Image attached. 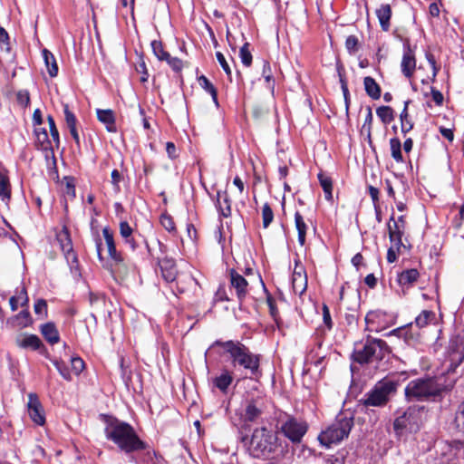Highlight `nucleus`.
<instances>
[{
  "instance_id": "obj_1",
  "label": "nucleus",
  "mask_w": 464,
  "mask_h": 464,
  "mask_svg": "<svg viewBox=\"0 0 464 464\" xmlns=\"http://www.w3.org/2000/svg\"><path fill=\"white\" fill-rule=\"evenodd\" d=\"M248 451L254 458L280 460L288 454V443L266 428L254 430Z\"/></svg>"
},
{
  "instance_id": "obj_2",
  "label": "nucleus",
  "mask_w": 464,
  "mask_h": 464,
  "mask_svg": "<svg viewBox=\"0 0 464 464\" xmlns=\"http://www.w3.org/2000/svg\"><path fill=\"white\" fill-rule=\"evenodd\" d=\"M105 436L125 453L142 450L146 444L139 438L135 430L127 422L108 418L104 429Z\"/></svg>"
},
{
  "instance_id": "obj_3",
  "label": "nucleus",
  "mask_w": 464,
  "mask_h": 464,
  "mask_svg": "<svg viewBox=\"0 0 464 464\" xmlns=\"http://www.w3.org/2000/svg\"><path fill=\"white\" fill-rule=\"evenodd\" d=\"M215 345L220 346L229 355L235 369H242L245 377L256 376L259 372L260 356L253 353L248 347L238 341H216Z\"/></svg>"
},
{
  "instance_id": "obj_4",
  "label": "nucleus",
  "mask_w": 464,
  "mask_h": 464,
  "mask_svg": "<svg viewBox=\"0 0 464 464\" xmlns=\"http://www.w3.org/2000/svg\"><path fill=\"white\" fill-rule=\"evenodd\" d=\"M443 391L444 386L432 378L416 379L407 384L405 395L409 401H434Z\"/></svg>"
},
{
  "instance_id": "obj_5",
  "label": "nucleus",
  "mask_w": 464,
  "mask_h": 464,
  "mask_svg": "<svg viewBox=\"0 0 464 464\" xmlns=\"http://www.w3.org/2000/svg\"><path fill=\"white\" fill-rule=\"evenodd\" d=\"M353 426V417H347L343 413L337 415L335 420L323 430L318 440L321 444L329 448L347 438Z\"/></svg>"
},
{
  "instance_id": "obj_6",
  "label": "nucleus",
  "mask_w": 464,
  "mask_h": 464,
  "mask_svg": "<svg viewBox=\"0 0 464 464\" xmlns=\"http://www.w3.org/2000/svg\"><path fill=\"white\" fill-rule=\"evenodd\" d=\"M397 382L391 379H383L379 382L372 390L364 395L362 400L365 407H382L389 401L390 397L395 393Z\"/></svg>"
},
{
  "instance_id": "obj_7",
  "label": "nucleus",
  "mask_w": 464,
  "mask_h": 464,
  "mask_svg": "<svg viewBox=\"0 0 464 464\" xmlns=\"http://www.w3.org/2000/svg\"><path fill=\"white\" fill-rule=\"evenodd\" d=\"M388 352V346L384 341L367 338L364 344L355 348L353 356L359 363H367L373 360H382Z\"/></svg>"
},
{
  "instance_id": "obj_8",
  "label": "nucleus",
  "mask_w": 464,
  "mask_h": 464,
  "mask_svg": "<svg viewBox=\"0 0 464 464\" xmlns=\"http://www.w3.org/2000/svg\"><path fill=\"white\" fill-rule=\"evenodd\" d=\"M420 427V411L414 408H409L393 422L394 431L398 436L406 433H414Z\"/></svg>"
},
{
  "instance_id": "obj_9",
  "label": "nucleus",
  "mask_w": 464,
  "mask_h": 464,
  "mask_svg": "<svg viewBox=\"0 0 464 464\" xmlns=\"http://www.w3.org/2000/svg\"><path fill=\"white\" fill-rule=\"evenodd\" d=\"M307 429L308 425L304 420L292 416H287L280 427L282 433L294 443H298L302 440Z\"/></svg>"
},
{
  "instance_id": "obj_10",
  "label": "nucleus",
  "mask_w": 464,
  "mask_h": 464,
  "mask_svg": "<svg viewBox=\"0 0 464 464\" xmlns=\"http://www.w3.org/2000/svg\"><path fill=\"white\" fill-rule=\"evenodd\" d=\"M448 352L451 363L455 366L459 365L464 361V331L450 338Z\"/></svg>"
},
{
  "instance_id": "obj_11",
  "label": "nucleus",
  "mask_w": 464,
  "mask_h": 464,
  "mask_svg": "<svg viewBox=\"0 0 464 464\" xmlns=\"http://www.w3.org/2000/svg\"><path fill=\"white\" fill-rule=\"evenodd\" d=\"M56 239L60 245L62 251L63 252L67 262L72 266L77 264V257L72 249V243L70 237L69 231L66 227L56 234Z\"/></svg>"
},
{
  "instance_id": "obj_12",
  "label": "nucleus",
  "mask_w": 464,
  "mask_h": 464,
  "mask_svg": "<svg viewBox=\"0 0 464 464\" xmlns=\"http://www.w3.org/2000/svg\"><path fill=\"white\" fill-rule=\"evenodd\" d=\"M28 414L31 420L38 424L44 425L45 418L41 402L35 393H30L28 395Z\"/></svg>"
},
{
  "instance_id": "obj_13",
  "label": "nucleus",
  "mask_w": 464,
  "mask_h": 464,
  "mask_svg": "<svg viewBox=\"0 0 464 464\" xmlns=\"http://www.w3.org/2000/svg\"><path fill=\"white\" fill-rule=\"evenodd\" d=\"M404 231L405 228H403V225L395 222L393 216H392L388 222L389 237L392 244H394L398 251L401 250V247L404 246L401 241Z\"/></svg>"
},
{
  "instance_id": "obj_14",
  "label": "nucleus",
  "mask_w": 464,
  "mask_h": 464,
  "mask_svg": "<svg viewBox=\"0 0 464 464\" xmlns=\"http://www.w3.org/2000/svg\"><path fill=\"white\" fill-rule=\"evenodd\" d=\"M229 276H230L231 287H233L236 290V294H237V298L240 301L243 300L246 296V295L248 293V291H247V285H248L247 281L245 279V277L243 276L238 274L234 269L230 270Z\"/></svg>"
},
{
  "instance_id": "obj_15",
  "label": "nucleus",
  "mask_w": 464,
  "mask_h": 464,
  "mask_svg": "<svg viewBox=\"0 0 464 464\" xmlns=\"http://www.w3.org/2000/svg\"><path fill=\"white\" fill-rule=\"evenodd\" d=\"M35 136V146L37 149L44 152V157L47 161L52 160L53 163H55L54 152L52 145V141L49 139L48 133H37Z\"/></svg>"
},
{
  "instance_id": "obj_16",
  "label": "nucleus",
  "mask_w": 464,
  "mask_h": 464,
  "mask_svg": "<svg viewBox=\"0 0 464 464\" xmlns=\"http://www.w3.org/2000/svg\"><path fill=\"white\" fill-rule=\"evenodd\" d=\"M292 286L295 294L301 295L307 288V277L303 267L295 269L292 276Z\"/></svg>"
},
{
  "instance_id": "obj_17",
  "label": "nucleus",
  "mask_w": 464,
  "mask_h": 464,
  "mask_svg": "<svg viewBox=\"0 0 464 464\" xmlns=\"http://www.w3.org/2000/svg\"><path fill=\"white\" fill-rule=\"evenodd\" d=\"M102 234H103L105 243H106V246L108 248L109 256L115 263H117V264L121 263L123 259L121 257V255L119 252H117V250H116L112 232L111 231V229L109 227H106L102 229Z\"/></svg>"
},
{
  "instance_id": "obj_18",
  "label": "nucleus",
  "mask_w": 464,
  "mask_h": 464,
  "mask_svg": "<svg viewBox=\"0 0 464 464\" xmlns=\"http://www.w3.org/2000/svg\"><path fill=\"white\" fill-rule=\"evenodd\" d=\"M162 277L167 282H173L177 277V268L173 259L164 258L159 262Z\"/></svg>"
},
{
  "instance_id": "obj_19",
  "label": "nucleus",
  "mask_w": 464,
  "mask_h": 464,
  "mask_svg": "<svg viewBox=\"0 0 464 464\" xmlns=\"http://www.w3.org/2000/svg\"><path fill=\"white\" fill-rule=\"evenodd\" d=\"M262 412V403L259 401H250L246 403L244 420L246 421H255L260 418Z\"/></svg>"
},
{
  "instance_id": "obj_20",
  "label": "nucleus",
  "mask_w": 464,
  "mask_h": 464,
  "mask_svg": "<svg viewBox=\"0 0 464 464\" xmlns=\"http://www.w3.org/2000/svg\"><path fill=\"white\" fill-rule=\"evenodd\" d=\"M233 382V375L227 370H223L220 375L216 376L212 379V383L214 387L218 389L222 393L226 394L227 392L228 387Z\"/></svg>"
},
{
  "instance_id": "obj_21",
  "label": "nucleus",
  "mask_w": 464,
  "mask_h": 464,
  "mask_svg": "<svg viewBox=\"0 0 464 464\" xmlns=\"http://www.w3.org/2000/svg\"><path fill=\"white\" fill-rule=\"evenodd\" d=\"M401 67L405 77L410 78L412 76L416 68V60L413 53L410 49L404 53Z\"/></svg>"
},
{
  "instance_id": "obj_22",
  "label": "nucleus",
  "mask_w": 464,
  "mask_h": 464,
  "mask_svg": "<svg viewBox=\"0 0 464 464\" xmlns=\"http://www.w3.org/2000/svg\"><path fill=\"white\" fill-rule=\"evenodd\" d=\"M380 25L384 32L390 29V20L392 17V8L389 4H383L375 11Z\"/></svg>"
},
{
  "instance_id": "obj_23",
  "label": "nucleus",
  "mask_w": 464,
  "mask_h": 464,
  "mask_svg": "<svg viewBox=\"0 0 464 464\" xmlns=\"http://www.w3.org/2000/svg\"><path fill=\"white\" fill-rule=\"evenodd\" d=\"M217 198L216 206L220 215L224 218L229 217L231 215V200L227 193L226 191H218Z\"/></svg>"
},
{
  "instance_id": "obj_24",
  "label": "nucleus",
  "mask_w": 464,
  "mask_h": 464,
  "mask_svg": "<svg viewBox=\"0 0 464 464\" xmlns=\"http://www.w3.org/2000/svg\"><path fill=\"white\" fill-rule=\"evenodd\" d=\"M96 114L98 120L106 125L109 131L116 130L114 112L111 110L98 109Z\"/></svg>"
},
{
  "instance_id": "obj_25",
  "label": "nucleus",
  "mask_w": 464,
  "mask_h": 464,
  "mask_svg": "<svg viewBox=\"0 0 464 464\" xmlns=\"http://www.w3.org/2000/svg\"><path fill=\"white\" fill-rule=\"evenodd\" d=\"M41 333L45 340L51 344H54L59 342V333L53 324L47 323L42 325Z\"/></svg>"
},
{
  "instance_id": "obj_26",
  "label": "nucleus",
  "mask_w": 464,
  "mask_h": 464,
  "mask_svg": "<svg viewBox=\"0 0 464 464\" xmlns=\"http://www.w3.org/2000/svg\"><path fill=\"white\" fill-rule=\"evenodd\" d=\"M364 89L366 93L373 100H378L381 97V88L375 80L367 76L363 80Z\"/></svg>"
},
{
  "instance_id": "obj_27",
  "label": "nucleus",
  "mask_w": 464,
  "mask_h": 464,
  "mask_svg": "<svg viewBox=\"0 0 464 464\" xmlns=\"http://www.w3.org/2000/svg\"><path fill=\"white\" fill-rule=\"evenodd\" d=\"M295 228L298 232V242L301 246L305 244V237L307 231V225L304 222L303 216L299 212L295 214Z\"/></svg>"
},
{
  "instance_id": "obj_28",
  "label": "nucleus",
  "mask_w": 464,
  "mask_h": 464,
  "mask_svg": "<svg viewBox=\"0 0 464 464\" xmlns=\"http://www.w3.org/2000/svg\"><path fill=\"white\" fill-rule=\"evenodd\" d=\"M43 57L49 75L55 77L58 74V65L53 54L47 49H44L43 50Z\"/></svg>"
},
{
  "instance_id": "obj_29",
  "label": "nucleus",
  "mask_w": 464,
  "mask_h": 464,
  "mask_svg": "<svg viewBox=\"0 0 464 464\" xmlns=\"http://www.w3.org/2000/svg\"><path fill=\"white\" fill-rule=\"evenodd\" d=\"M0 198L5 203H8L11 198V186L9 178L4 172L0 171Z\"/></svg>"
},
{
  "instance_id": "obj_30",
  "label": "nucleus",
  "mask_w": 464,
  "mask_h": 464,
  "mask_svg": "<svg viewBox=\"0 0 464 464\" xmlns=\"http://www.w3.org/2000/svg\"><path fill=\"white\" fill-rule=\"evenodd\" d=\"M132 228L127 221H121L120 223V234L124 238L125 243L129 244L132 250L136 248V243L132 237Z\"/></svg>"
},
{
  "instance_id": "obj_31",
  "label": "nucleus",
  "mask_w": 464,
  "mask_h": 464,
  "mask_svg": "<svg viewBox=\"0 0 464 464\" xmlns=\"http://www.w3.org/2000/svg\"><path fill=\"white\" fill-rule=\"evenodd\" d=\"M318 179L321 187L323 188L324 198L327 200L333 199V181L332 179L324 173L320 172L318 174Z\"/></svg>"
},
{
  "instance_id": "obj_32",
  "label": "nucleus",
  "mask_w": 464,
  "mask_h": 464,
  "mask_svg": "<svg viewBox=\"0 0 464 464\" xmlns=\"http://www.w3.org/2000/svg\"><path fill=\"white\" fill-rule=\"evenodd\" d=\"M18 344L23 348L37 350L42 346V341L37 335L30 334L24 336L21 340H18Z\"/></svg>"
},
{
  "instance_id": "obj_33",
  "label": "nucleus",
  "mask_w": 464,
  "mask_h": 464,
  "mask_svg": "<svg viewBox=\"0 0 464 464\" xmlns=\"http://www.w3.org/2000/svg\"><path fill=\"white\" fill-rule=\"evenodd\" d=\"M436 319L434 312L430 310H423L416 318L415 324L419 328H423L428 324H431Z\"/></svg>"
},
{
  "instance_id": "obj_34",
  "label": "nucleus",
  "mask_w": 464,
  "mask_h": 464,
  "mask_svg": "<svg viewBox=\"0 0 464 464\" xmlns=\"http://www.w3.org/2000/svg\"><path fill=\"white\" fill-rule=\"evenodd\" d=\"M28 303L27 294L24 288H22L16 295L12 296L9 300V304L12 311H16L19 305L24 306Z\"/></svg>"
},
{
  "instance_id": "obj_35",
  "label": "nucleus",
  "mask_w": 464,
  "mask_h": 464,
  "mask_svg": "<svg viewBox=\"0 0 464 464\" xmlns=\"http://www.w3.org/2000/svg\"><path fill=\"white\" fill-rule=\"evenodd\" d=\"M420 274L417 269H408L403 271L399 276V282L401 285H411L417 281Z\"/></svg>"
},
{
  "instance_id": "obj_36",
  "label": "nucleus",
  "mask_w": 464,
  "mask_h": 464,
  "mask_svg": "<svg viewBox=\"0 0 464 464\" xmlns=\"http://www.w3.org/2000/svg\"><path fill=\"white\" fill-rule=\"evenodd\" d=\"M410 101L404 102V108L401 113V128L403 133L409 132L413 128V123L409 119L408 105Z\"/></svg>"
},
{
  "instance_id": "obj_37",
  "label": "nucleus",
  "mask_w": 464,
  "mask_h": 464,
  "mask_svg": "<svg viewBox=\"0 0 464 464\" xmlns=\"http://www.w3.org/2000/svg\"><path fill=\"white\" fill-rule=\"evenodd\" d=\"M262 76L264 77V79L266 82L267 88L273 92L274 88H275V80H274L271 65L266 61L263 62Z\"/></svg>"
},
{
  "instance_id": "obj_38",
  "label": "nucleus",
  "mask_w": 464,
  "mask_h": 464,
  "mask_svg": "<svg viewBox=\"0 0 464 464\" xmlns=\"http://www.w3.org/2000/svg\"><path fill=\"white\" fill-rule=\"evenodd\" d=\"M376 113L384 124H389L394 120L393 110L389 106L379 107Z\"/></svg>"
},
{
  "instance_id": "obj_39",
  "label": "nucleus",
  "mask_w": 464,
  "mask_h": 464,
  "mask_svg": "<svg viewBox=\"0 0 464 464\" xmlns=\"http://www.w3.org/2000/svg\"><path fill=\"white\" fill-rule=\"evenodd\" d=\"M392 157L397 162H402L403 158L401 154V143L398 138H392L390 140Z\"/></svg>"
},
{
  "instance_id": "obj_40",
  "label": "nucleus",
  "mask_w": 464,
  "mask_h": 464,
  "mask_svg": "<svg viewBox=\"0 0 464 464\" xmlns=\"http://www.w3.org/2000/svg\"><path fill=\"white\" fill-rule=\"evenodd\" d=\"M198 83L207 92H208L211 95L213 101L216 103H218L217 90L213 86V84L209 82V80L206 76L201 75L198 78Z\"/></svg>"
},
{
  "instance_id": "obj_41",
  "label": "nucleus",
  "mask_w": 464,
  "mask_h": 464,
  "mask_svg": "<svg viewBox=\"0 0 464 464\" xmlns=\"http://www.w3.org/2000/svg\"><path fill=\"white\" fill-rule=\"evenodd\" d=\"M433 464H459L456 453L450 450L449 452L436 459Z\"/></svg>"
},
{
  "instance_id": "obj_42",
  "label": "nucleus",
  "mask_w": 464,
  "mask_h": 464,
  "mask_svg": "<svg viewBox=\"0 0 464 464\" xmlns=\"http://www.w3.org/2000/svg\"><path fill=\"white\" fill-rule=\"evenodd\" d=\"M239 56H240L242 63L245 66L249 67L251 65L252 54L249 51V44L248 43H245L244 45L240 48Z\"/></svg>"
},
{
  "instance_id": "obj_43",
  "label": "nucleus",
  "mask_w": 464,
  "mask_h": 464,
  "mask_svg": "<svg viewBox=\"0 0 464 464\" xmlns=\"http://www.w3.org/2000/svg\"><path fill=\"white\" fill-rule=\"evenodd\" d=\"M262 219H263V227L265 228L268 227V226L272 223L274 219V213L270 206L266 203L262 208Z\"/></svg>"
},
{
  "instance_id": "obj_44",
  "label": "nucleus",
  "mask_w": 464,
  "mask_h": 464,
  "mask_svg": "<svg viewBox=\"0 0 464 464\" xmlns=\"http://www.w3.org/2000/svg\"><path fill=\"white\" fill-rule=\"evenodd\" d=\"M47 121L49 124L51 137H52L56 148H58L60 145L59 131L56 128L55 121H54L53 116L48 115Z\"/></svg>"
},
{
  "instance_id": "obj_45",
  "label": "nucleus",
  "mask_w": 464,
  "mask_h": 464,
  "mask_svg": "<svg viewBox=\"0 0 464 464\" xmlns=\"http://www.w3.org/2000/svg\"><path fill=\"white\" fill-rule=\"evenodd\" d=\"M151 48H152L154 54L156 55V57L159 60L162 61L163 58L169 57V53L164 51L161 42L156 41V40L152 41Z\"/></svg>"
},
{
  "instance_id": "obj_46",
  "label": "nucleus",
  "mask_w": 464,
  "mask_h": 464,
  "mask_svg": "<svg viewBox=\"0 0 464 464\" xmlns=\"http://www.w3.org/2000/svg\"><path fill=\"white\" fill-rule=\"evenodd\" d=\"M345 47L350 53H354L359 49V40L355 35H349L345 40Z\"/></svg>"
},
{
  "instance_id": "obj_47",
  "label": "nucleus",
  "mask_w": 464,
  "mask_h": 464,
  "mask_svg": "<svg viewBox=\"0 0 464 464\" xmlns=\"http://www.w3.org/2000/svg\"><path fill=\"white\" fill-rule=\"evenodd\" d=\"M35 314L41 318H44L47 315V304L44 299H38L34 306Z\"/></svg>"
},
{
  "instance_id": "obj_48",
  "label": "nucleus",
  "mask_w": 464,
  "mask_h": 464,
  "mask_svg": "<svg viewBox=\"0 0 464 464\" xmlns=\"http://www.w3.org/2000/svg\"><path fill=\"white\" fill-rule=\"evenodd\" d=\"M53 365L57 369V371L60 372V374L65 379V380H71V372L68 369V367L64 364V362L54 360Z\"/></svg>"
},
{
  "instance_id": "obj_49",
  "label": "nucleus",
  "mask_w": 464,
  "mask_h": 464,
  "mask_svg": "<svg viewBox=\"0 0 464 464\" xmlns=\"http://www.w3.org/2000/svg\"><path fill=\"white\" fill-rule=\"evenodd\" d=\"M63 111L67 127L71 128L76 126V118L74 114L69 110V106L67 104L63 106Z\"/></svg>"
},
{
  "instance_id": "obj_50",
  "label": "nucleus",
  "mask_w": 464,
  "mask_h": 464,
  "mask_svg": "<svg viewBox=\"0 0 464 464\" xmlns=\"http://www.w3.org/2000/svg\"><path fill=\"white\" fill-rule=\"evenodd\" d=\"M160 224L166 230H168L169 232H172L175 230L174 221H173L172 218L169 215L165 214L160 217Z\"/></svg>"
},
{
  "instance_id": "obj_51",
  "label": "nucleus",
  "mask_w": 464,
  "mask_h": 464,
  "mask_svg": "<svg viewBox=\"0 0 464 464\" xmlns=\"http://www.w3.org/2000/svg\"><path fill=\"white\" fill-rule=\"evenodd\" d=\"M216 57L227 76L231 75V69L222 53L217 52Z\"/></svg>"
},
{
  "instance_id": "obj_52",
  "label": "nucleus",
  "mask_w": 464,
  "mask_h": 464,
  "mask_svg": "<svg viewBox=\"0 0 464 464\" xmlns=\"http://www.w3.org/2000/svg\"><path fill=\"white\" fill-rule=\"evenodd\" d=\"M72 369L75 374H79L84 369V362L80 357L72 359Z\"/></svg>"
},
{
  "instance_id": "obj_53",
  "label": "nucleus",
  "mask_w": 464,
  "mask_h": 464,
  "mask_svg": "<svg viewBox=\"0 0 464 464\" xmlns=\"http://www.w3.org/2000/svg\"><path fill=\"white\" fill-rule=\"evenodd\" d=\"M16 318L21 321L19 324L23 327L27 326L31 322L30 313L27 310L21 311Z\"/></svg>"
},
{
  "instance_id": "obj_54",
  "label": "nucleus",
  "mask_w": 464,
  "mask_h": 464,
  "mask_svg": "<svg viewBox=\"0 0 464 464\" xmlns=\"http://www.w3.org/2000/svg\"><path fill=\"white\" fill-rule=\"evenodd\" d=\"M17 102L22 106H27L30 102L29 92L27 91H19L16 94Z\"/></svg>"
},
{
  "instance_id": "obj_55",
  "label": "nucleus",
  "mask_w": 464,
  "mask_h": 464,
  "mask_svg": "<svg viewBox=\"0 0 464 464\" xmlns=\"http://www.w3.org/2000/svg\"><path fill=\"white\" fill-rule=\"evenodd\" d=\"M121 180V175L117 169L111 171V184L116 192L120 191V182Z\"/></svg>"
},
{
  "instance_id": "obj_56",
  "label": "nucleus",
  "mask_w": 464,
  "mask_h": 464,
  "mask_svg": "<svg viewBox=\"0 0 464 464\" xmlns=\"http://www.w3.org/2000/svg\"><path fill=\"white\" fill-rule=\"evenodd\" d=\"M323 319H324V323L327 326V328L331 329L333 323H332L329 308L326 304L323 305Z\"/></svg>"
},
{
  "instance_id": "obj_57",
  "label": "nucleus",
  "mask_w": 464,
  "mask_h": 464,
  "mask_svg": "<svg viewBox=\"0 0 464 464\" xmlns=\"http://www.w3.org/2000/svg\"><path fill=\"white\" fill-rule=\"evenodd\" d=\"M400 251H398L396 249V246H394V244L392 245V246L388 249L387 251V261L389 263H393L397 260V257H398V253Z\"/></svg>"
},
{
  "instance_id": "obj_58",
  "label": "nucleus",
  "mask_w": 464,
  "mask_h": 464,
  "mask_svg": "<svg viewBox=\"0 0 464 464\" xmlns=\"http://www.w3.org/2000/svg\"><path fill=\"white\" fill-rule=\"evenodd\" d=\"M166 151L170 159H176L178 157L177 149L173 142H167Z\"/></svg>"
},
{
  "instance_id": "obj_59",
  "label": "nucleus",
  "mask_w": 464,
  "mask_h": 464,
  "mask_svg": "<svg viewBox=\"0 0 464 464\" xmlns=\"http://www.w3.org/2000/svg\"><path fill=\"white\" fill-rule=\"evenodd\" d=\"M457 420L460 422L464 430V401L458 407Z\"/></svg>"
},
{
  "instance_id": "obj_60",
  "label": "nucleus",
  "mask_w": 464,
  "mask_h": 464,
  "mask_svg": "<svg viewBox=\"0 0 464 464\" xmlns=\"http://www.w3.org/2000/svg\"><path fill=\"white\" fill-rule=\"evenodd\" d=\"M431 95H432V100L434 101V102L437 105H441L442 104V102H443V95H442V93L440 91L432 89L431 90Z\"/></svg>"
},
{
  "instance_id": "obj_61",
  "label": "nucleus",
  "mask_w": 464,
  "mask_h": 464,
  "mask_svg": "<svg viewBox=\"0 0 464 464\" xmlns=\"http://www.w3.org/2000/svg\"><path fill=\"white\" fill-rule=\"evenodd\" d=\"M169 66L176 72L181 71L183 67L182 61L177 57L171 59Z\"/></svg>"
},
{
  "instance_id": "obj_62",
  "label": "nucleus",
  "mask_w": 464,
  "mask_h": 464,
  "mask_svg": "<svg viewBox=\"0 0 464 464\" xmlns=\"http://www.w3.org/2000/svg\"><path fill=\"white\" fill-rule=\"evenodd\" d=\"M33 122L34 126H40L43 123L42 112L39 109H36L33 114Z\"/></svg>"
},
{
  "instance_id": "obj_63",
  "label": "nucleus",
  "mask_w": 464,
  "mask_h": 464,
  "mask_svg": "<svg viewBox=\"0 0 464 464\" xmlns=\"http://www.w3.org/2000/svg\"><path fill=\"white\" fill-rule=\"evenodd\" d=\"M9 35L5 28L0 27V44L8 46Z\"/></svg>"
},
{
  "instance_id": "obj_64",
  "label": "nucleus",
  "mask_w": 464,
  "mask_h": 464,
  "mask_svg": "<svg viewBox=\"0 0 464 464\" xmlns=\"http://www.w3.org/2000/svg\"><path fill=\"white\" fill-rule=\"evenodd\" d=\"M440 133L441 135L446 138L447 140H449L450 141H452L453 139H454V134H453V131L452 130L450 129H447V128H440Z\"/></svg>"
}]
</instances>
